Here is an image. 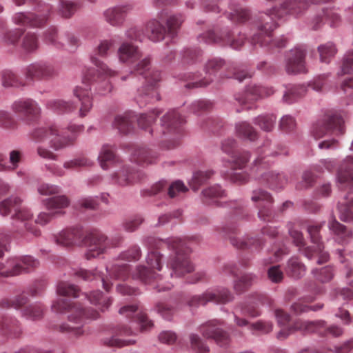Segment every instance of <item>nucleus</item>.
I'll return each mask as SVG.
<instances>
[{"instance_id":"obj_1","label":"nucleus","mask_w":353,"mask_h":353,"mask_svg":"<svg viewBox=\"0 0 353 353\" xmlns=\"http://www.w3.org/2000/svg\"><path fill=\"white\" fill-rule=\"evenodd\" d=\"M307 0H284L279 6H274L264 12H260L253 21L258 32L251 39L252 45H259L268 50L285 47L288 39L284 36L272 39V32L277 27V20L286 15L297 17L308 8Z\"/></svg>"},{"instance_id":"obj_2","label":"nucleus","mask_w":353,"mask_h":353,"mask_svg":"<svg viewBox=\"0 0 353 353\" xmlns=\"http://www.w3.org/2000/svg\"><path fill=\"white\" fill-rule=\"evenodd\" d=\"M81 228H71L62 231L57 237L56 242L63 246L79 245L81 243L88 247L85 258L88 260L103 254L107 249L118 246L122 242V237L117 236L108 239L102 232L94 230L88 232L83 238Z\"/></svg>"},{"instance_id":"obj_3","label":"nucleus","mask_w":353,"mask_h":353,"mask_svg":"<svg viewBox=\"0 0 353 353\" xmlns=\"http://www.w3.org/2000/svg\"><path fill=\"white\" fill-rule=\"evenodd\" d=\"M53 311L59 313L68 312V320L71 323L79 324L71 326L68 323L57 325L54 330L72 336H80L85 333L82 323L85 319H96L99 317V312L92 309H84L79 303H74L65 298H59L54 301L52 305Z\"/></svg>"},{"instance_id":"obj_4","label":"nucleus","mask_w":353,"mask_h":353,"mask_svg":"<svg viewBox=\"0 0 353 353\" xmlns=\"http://www.w3.org/2000/svg\"><path fill=\"white\" fill-rule=\"evenodd\" d=\"M115 72L111 70L109 72H103L100 69L88 68L84 72L83 83L85 86H76L73 94L80 102L79 115L80 117H85L91 110L93 103L90 88L88 83L97 82V89L101 94H106L112 91V86L109 81L108 77L114 76Z\"/></svg>"},{"instance_id":"obj_5","label":"nucleus","mask_w":353,"mask_h":353,"mask_svg":"<svg viewBox=\"0 0 353 353\" xmlns=\"http://www.w3.org/2000/svg\"><path fill=\"white\" fill-rule=\"evenodd\" d=\"M22 200L19 196H12L0 202V214L3 216H8L14 212L12 215L13 226L16 228V232L21 236L29 239L30 235L38 236L40 235V230L32 222V218L31 212L25 208H21Z\"/></svg>"},{"instance_id":"obj_6","label":"nucleus","mask_w":353,"mask_h":353,"mask_svg":"<svg viewBox=\"0 0 353 353\" xmlns=\"http://www.w3.org/2000/svg\"><path fill=\"white\" fill-rule=\"evenodd\" d=\"M134 72L143 76L145 85L137 90L135 101L140 107L153 103L161 99L157 84L161 79L159 71L150 69V59L145 57L140 60L134 66Z\"/></svg>"},{"instance_id":"obj_7","label":"nucleus","mask_w":353,"mask_h":353,"mask_svg":"<svg viewBox=\"0 0 353 353\" xmlns=\"http://www.w3.org/2000/svg\"><path fill=\"white\" fill-rule=\"evenodd\" d=\"M162 259L163 255L157 250L150 249L145 259L148 266L138 265L132 278L145 284L153 285L158 292L170 290L172 285L159 273L162 269Z\"/></svg>"},{"instance_id":"obj_8","label":"nucleus","mask_w":353,"mask_h":353,"mask_svg":"<svg viewBox=\"0 0 353 353\" xmlns=\"http://www.w3.org/2000/svg\"><path fill=\"white\" fill-rule=\"evenodd\" d=\"M199 237L192 236L185 239L172 238L168 241L169 248L174 251V254L170 255L167 265L171 269L170 276L174 275L176 277L185 276L194 270V266L191 263L188 253L190 248V244L193 242L199 243Z\"/></svg>"},{"instance_id":"obj_9","label":"nucleus","mask_w":353,"mask_h":353,"mask_svg":"<svg viewBox=\"0 0 353 353\" xmlns=\"http://www.w3.org/2000/svg\"><path fill=\"white\" fill-rule=\"evenodd\" d=\"M185 120L174 110L168 111L161 119L162 136L160 147L171 150L181 144Z\"/></svg>"},{"instance_id":"obj_10","label":"nucleus","mask_w":353,"mask_h":353,"mask_svg":"<svg viewBox=\"0 0 353 353\" xmlns=\"http://www.w3.org/2000/svg\"><path fill=\"white\" fill-rule=\"evenodd\" d=\"M223 68L228 69V65L223 59L217 57L212 58L204 65V71L206 74L205 77L201 79L199 74L189 72L182 74L181 79L183 81H190V83L185 85L187 88H203L210 85L213 81L212 77Z\"/></svg>"},{"instance_id":"obj_11","label":"nucleus","mask_w":353,"mask_h":353,"mask_svg":"<svg viewBox=\"0 0 353 353\" xmlns=\"http://www.w3.org/2000/svg\"><path fill=\"white\" fill-rule=\"evenodd\" d=\"M294 330H303L307 332H318L321 335L326 336L330 334L334 337L343 334V329L338 325L325 327V322L322 320L316 321H297L293 327L290 329H281L277 334L279 339H285Z\"/></svg>"},{"instance_id":"obj_12","label":"nucleus","mask_w":353,"mask_h":353,"mask_svg":"<svg viewBox=\"0 0 353 353\" xmlns=\"http://www.w3.org/2000/svg\"><path fill=\"white\" fill-rule=\"evenodd\" d=\"M32 137L38 142L48 140L51 146L57 150L72 145L75 140L74 136L66 137L61 134L55 125L38 128L32 132Z\"/></svg>"},{"instance_id":"obj_13","label":"nucleus","mask_w":353,"mask_h":353,"mask_svg":"<svg viewBox=\"0 0 353 353\" xmlns=\"http://www.w3.org/2000/svg\"><path fill=\"white\" fill-rule=\"evenodd\" d=\"M217 232L223 238L228 239L230 243L238 249L258 251L262 248L264 244V241L259 238H237L236 236L238 234L239 230L233 225L226 224L225 225L219 227Z\"/></svg>"},{"instance_id":"obj_14","label":"nucleus","mask_w":353,"mask_h":353,"mask_svg":"<svg viewBox=\"0 0 353 353\" xmlns=\"http://www.w3.org/2000/svg\"><path fill=\"white\" fill-rule=\"evenodd\" d=\"M39 265V261L30 256L10 258L6 262H0V276H13L28 272Z\"/></svg>"},{"instance_id":"obj_15","label":"nucleus","mask_w":353,"mask_h":353,"mask_svg":"<svg viewBox=\"0 0 353 353\" xmlns=\"http://www.w3.org/2000/svg\"><path fill=\"white\" fill-rule=\"evenodd\" d=\"M11 110L28 125L37 122L41 114L39 104L30 98H21L14 101L11 105Z\"/></svg>"},{"instance_id":"obj_16","label":"nucleus","mask_w":353,"mask_h":353,"mask_svg":"<svg viewBox=\"0 0 353 353\" xmlns=\"http://www.w3.org/2000/svg\"><path fill=\"white\" fill-rule=\"evenodd\" d=\"M344 130V121L342 117L335 113L326 115L323 120L316 122L312 127V134L316 139H319L330 132L341 134Z\"/></svg>"},{"instance_id":"obj_17","label":"nucleus","mask_w":353,"mask_h":353,"mask_svg":"<svg viewBox=\"0 0 353 353\" xmlns=\"http://www.w3.org/2000/svg\"><path fill=\"white\" fill-rule=\"evenodd\" d=\"M265 158L259 156L254 161V165L256 168V172L260 176L261 183L267 184L272 189H282L288 183V179L283 173H277L273 171L263 170L266 168L268 161Z\"/></svg>"},{"instance_id":"obj_18","label":"nucleus","mask_w":353,"mask_h":353,"mask_svg":"<svg viewBox=\"0 0 353 353\" xmlns=\"http://www.w3.org/2000/svg\"><path fill=\"white\" fill-rule=\"evenodd\" d=\"M322 226V223L312 224L307 226V230L310 236L311 241L315 245L316 248L308 246L303 250L304 255L310 259L314 255L318 256L317 263L319 264L326 263L330 257L329 254L323 251L324 246L321 242L319 232Z\"/></svg>"},{"instance_id":"obj_19","label":"nucleus","mask_w":353,"mask_h":353,"mask_svg":"<svg viewBox=\"0 0 353 353\" xmlns=\"http://www.w3.org/2000/svg\"><path fill=\"white\" fill-rule=\"evenodd\" d=\"M200 39L206 43H219L223 46H229L233 49L240 48L245 42V37L243 34H239L236 38L230 32L223 31L220 35H218L213 30H209L203 34L200 35Z\"/></svg>"},{"instance_id":"obj_20","label":"nucleus","mask_w":353,"mask_h":353,"mask_svg":"<svg viewBox=\"0 0 353 353\" xmlns=\"http://www.w3.org/2000/svg\"><path fill=\"white\" fill-rule=\"evenodd\" d=\"M232 299V295L227 289H222L215 292L207 291L201 295L192 296L188 300V305L190 307L204 305L211 301L216 303H226Z\"/></svg>"},{"instance_id":"obj_21","label":"nucleus","mask_w":353,"mask_h":353,"mask_svg":"<svg viewBox=\"0 0 353 353\" xmlns=\"http://www.w3.org/2000/svg\"><path fill=\"white\" fill-rule=\"evenodd\" d=\"M221 323L216 319L209 321L200 327V332L204 337L213 339L220 347H226L230 339L228 332L222 329Z\"/></svg>"},{"instance_id":"obj_22","label":"nucleus","mask_w":353,"mask_h":353,"mask_svg":"<svg viewBox=\"0 0 353 353\" xmlns=\"http://www.w3.org/2000/svg\"><path fill=\"white\" fill-rule=\"evenodd\" d=\"M24 74L27 79L31 81L49 80L58 75V70L48 62L39 61L27 66Z\"/></svg>"},{"instance_id":"obj_23","label":"nucleus","mask_w":353,"mask_h":353,"mask_svg":"<svg viewBox=\"0 0 353 353\" xmlns=\"http://www.w3.org/2000/svg\"><path fill=\"white\" fill-rule=\"evenodd\" d=\"M235 148L236 142L233 139H228L222 142V151L231 157L228 161L231 168L233 170H241L246 165L250 155L248 152H237Z\"/></svg>"},{"instance_id":"obj_24","label":"nucleus","mask_w":353,"mask_h":353,"mask_svg":"<svg viewBox=\"0 0 353 353\" xmlns=\"http://www.w3.org/2000/svg\"><path fill=\"white\" fill-rule=\"evenodd\" d=\"M306 49L303 46H298L288 52L286 59V71L288 74L307 72L305 58Z\"/></svg>"},{"instance_id":"obj_25","label":"nucleus","mask_w":353,"mask_h":353,"mask_svg":"<svg viewBox=\"0 0 353 353\" xmlns=\"http://www.w3.org/2000/svg\"><path fill=\"white\" fill-rule=\"evenodd\" d=\"M339 188L348 193L353 192V157H347L337 170Z\"/></svg>"},{"instance_id":"obj_26","label":"nucleus","mask_w":353,"mask_h":353,"mask_svg":"<svg viewBox=\"0 0 353 353\" xmlns=\"http://www.w3.org/2000/svg\"><path fill=\"white\" fill-rule=\"evenodd\" d=\"M50 6L45 7V11L41 14L19 12L14 15L13 21L19 26H28L32 28H40L44 26L48 19Z\"/></svg>"},{"instance_id":"obj_27","label":"nucleus","mask_w":353,"mask_h":353,"mask_svg":"<svg viewBox=\"0 0 353 353\" xmlns=\"http://www.w3.org/2000/svg\"><path fill=\"white\" fill-rule=\"evenodd\" d=\"M119 313L136 321L140 325L141 332L148 331L153 327L152 321L148 319L138 305H124L119 309Z\"/></svg>"},{"instance_id":"obj_28","label":"nucleus","mask_w":353,"mask_h":353,"mask_svg":"<svg viewBox=\"0 0 353 353\" xmlns=\"http://www.w3.org/2000/svg\"><path fill=\"white\" fill-rule=\"evenodd\" d=\"M251 199L253 202H258L259 216L261 219L269 221L272 218L271 207L273 203L272 196L266 191L261 189L252 192Z\"/></svg>"},{"instance_id":"obj_29","label":"nucleus","mask_w":353,"mask_h":353,"mask_svg":"<svg viewBox=\"0 0 353 353\" xmlns=\"http://www.w3.org/2000/svg\"><path fill=\"white\" fill-rule=\"evenodd\" d=\"M188 191L186 186L180 181H176L172 184H168L165 181H160L152 185L150 190V195L161 194L174 198L181 193Z\"/></svg>"},{"instance_id":"obj_30","label":"nucleus","mask_w":353,"mask_h":353,"mask_svg":"<svg viewBox=\"0 0 353 353\" xmlns=\"http://www.w3.org/2000/svg\"><path fill=\"white\" fill-rule=\"evenodd\" d=\"M159 159L158 153L146 147L136 148L131 155V161L140 165L156 163Z\"/></svg>"},{"instance_id":"obj_31","label":"nucleus","mask_w":353,"mask_h":353,"mask_svg":"<svg viewBox=\"0 0 353 353\" xmlns=\"http://www.w3.org/2000/svg\"><path fill=\"white\" fill-rule=\"evenodd\" d=\"M117 54L119 61L127 64H133L142 57L138 47L128 42H123L119 46Z\"/></svg>"},{"instance_id":"obj_32","label":"nucleus","mask_w":353,"mask_h":353,"mask_svg":"<svg viewBox=\"0 0 353 353\" xmlns=\"http://www.w3.org/2000/svg\"><path fill=\"white\" fill-rule=\"evenodd\" d=\"M113 44L114 42L112 40H103L96 47L94 51V54L91 57V61L97 67V69H100L103 72H111V70L109 69L103 62L99 60L97 56L101 57H105L108 56V52L112 48Z\"/></svg>"},{"instance_id":"obj_33","label":"nucleus","mask_w":353,"mask_h":353,"mask_svg":"<svg viewBox=\"0 0 353 353\" xmlns=\"http://www.w3.org/2000/svg\"><path fill=\"white\" fill-rule=\"evenodd\" d=\"M225 14L232 22L237 24L245 23L251 17L250 11L247 7L235 3L230 5Z\"/></svg>"},{"instance_id":"obj_34","label":"nucleus","mask_w":353,"mask_h":353,"mask_svg":"<svg viewBox=\"0 0 353 353\" xmlns=\"http://www.w3.org/2000/svg\"><path fill=\"white\" fill-rule=\"evenodd\" d=\"M274 92V91L272 88L253 85L249 86L247 89L245 97L242 98L236 97V100H237L240 104L246 105L248 99L256 100L259 98L268 97L272 94Z\"/></svg>"},{"instance_id":"obj_35","label":"nucleus","mask_w":353,"mask_h":353,"mask_svg":"<svg viewBox=\"0 0 353 353\" xmlns=\"http://www.w3.org/2000/svg\"><path fill=\"white\" fill-rule=\"evenodd\" d=\"M144 176L141 171L132 172L128 167H125L119 172L114 174L113 179L120 185H127L141 181Z\"/></svg>"},{"instance_id":"obj_36","label":"nucleus","mask_w":353,"mask_h":353,"mask_svg":"<svg viewBox=\"0 0 353 353\" xmlns=\"http://www.w3.org/2000/svg\"><path fill=\"white\" fill-rule=\"evenodd\" d=\"M131 8L129 6H117L106 10L103 16L105 21L112 26H119L125 21L126 14Z\"/></svg>"},{"instance_id":"obj_37","label":"nucleus","mask_w":353,"mask_h":353,"mask_svg":"<svg viewBox=\"0 0 353 353\" xmlns=\"http://www.w3.org/2000/svg\"><path fill=\"white\" fill-rule=\"evenodd\" d=\"M0 332L10 338H18L21 334L20 323L14 318L0 317Z\"/></svg>"},{"instance_id":"obj_38","label":"nucleus","mask_w":353,"mask_h":353,"mask_svg":"<svg viewBox=\"0 0 353 353\" xmlns=\"http://www.w3.org/2000/svg\"><path fill=\"white\" fill-rule=\"evenodd\" d=\"M226 196L224 190L219 185L210 186L202 191V201L207 205L217 203L219 199Z\"/></svg>"},{"instance_id":"obj_39","label":"nucleus","mask_w":353,"mask_h":353,"mask_svg":"<svg viewBox=\"0 0 353 353\" xmlns=\"http://www.w3.org/2000/svg\"><path fill=\"white\" fill-rule=\"evenodd\" d=\"M75 274L77 276L81 278L84 281H92L97 278L100 279L102 281L104 290L107 292H109L112 286V283L109 281L108 278H105L102 274L97 270L90 271L80 269L76 272Z\"/></svg>"},{"instance_id":"obj_40","label":"nucleus","mask_w":353,"mask_h":353,"mask_svg":"<svg viewBox=\"0 0 353 353\" xmlns=\"http://www.w3.org/2000/svg\"><path fill=\"white\" fill-rule=\"evenodd\" d=\"M165 33V28L159 21L151 20L146 25L147 36L152 41L162 40Z\"/></svg>"},{"instance_id":"obj_41","label":"nucleus","mask_w":353,"mask_h":353,"mask_svg":"<svg viewBox=\"0 0 353 353\" xmlns=\"http://www.w3.org/2000/svg\"><path fill=\"white\" fill-rule=\"evenodd\" d=\"M101 167L107 170L109 167L118 161L112 145H103L98 157Z\"/></svg>"},{"instance_id":"obj_42","label":"nucleus","mask_w":353,"mask_h":353,"mask_svg":"<svg viewBox=\"0 0 353 353\" xmlns=\"http://www.w3.org/2000/svg\"><path fill=\"white\" fill-rule=\"evenodd\" d=\"M28 298L24 294L17 295L12 298H3L0 300V308L7 310L14 308L17 310L21 309L28 303Z\"/></svg>"},{"instance_id":"obj_43","label":"nucleus","mask_w":353,"mask_h":353,"mask_svg":"<svg viewBox=\"0 0 353 353\" xmlns=\"http://www.w3.org/2000/svg\"><path fill=\"white\" fill-rule=\"evenodd\" d=\"M130 265L116 262L111 267L107 265L106 271L111 277L116 279L125 280L130 276Z\"/></svg>"},{"instance_id":"obj_44","label":"nucleus","mask_w":353,"mask_h":353,"mask_svg":"<svg viewBox=\"0 0 353 353\" xmlns=\"http://www.w3.org/2000/svg\"><path fill=\"white\" fill-rule=\"evenodd\" d=\"M161 113V112L160 110H153L148 113L141 114L137 119L139 127L144 130H149L151 135L157 137V135H154V132L151 126L156 121L157 118Z\"/></svg>"},{"instance_id":"obj_45","label":"nucleus","mask_w":353,"mask_h":353,"mask_svg":"<svg viewBox=\"0 0 353 353\" xmlns=\"http://www.w3.org/2000/svg\"><path fill=\"white\" fill-rule=\"evenodd\" d=\"M306 268L303 263L296 257H292L285 267L286 274L294 279L302 277L305 272Z\"/></svg>"},{"instance_id":"obj_46","label":"nucleus","mask_w":353,"mask_h":353,"mask_svg":"<svg viewBox=\"0 0 353 353\" xmlns=\"http://www.w3.org/2000/svg\"><path fill=\"white\" fill-rule=\"evenodd\" d=\"M43 204L48 210L60 211V215L63 214L61 210L70 205V200L65 195L56 196L44 200Z\"/></svg>"},{"instance_id":"obj_47","label":"nucleus","mask_w":353,"mask_h":353,"mask_svg":"<svg viewBox=\"0 0 353 353\" xmlns=\"http://www.w3.org/2000/svg\"><path fill=\"white\" fill-rule=\"evenodd\" d=\"M113 126L121 134H127L130 133L133 128L131 114L125 113L124 114L115 117Z\"/></svg>"},{"instance_id":"obj_48","label":"nucleus","mask_w":353,"mask_h":353,"mask_svg":"<svg viewBox=\"0 0 353 353\" xmlns=\"http://www.w3.org/2000/svg\"><path fill=\"white\" fill-rule=\"evenodd\" d=\"M46 107L58 113H68L76 110V106L72 102L62 99L48 100L46 103Z\"/></svg>"},{"instance_id":"obj_49","label":"nucleus","mask_w":353,"mask_h":353,"mask_svg":"<svg viewBox=\"0 0 353 353\" xmlns=\"http://www.w3.org/2000/svg\"><path fill=\"white\" fill-rule=\"evenodd\" d=\"M21 313L23 316L33 321H36L43 317L44 313V307L41 303H36L28 306L24 305L21 309Z\"/></svg>"},{"instance_id":"obj_50","label":"nucleus","mask_w":353,"mask_h":353,"mask_svg":"<svg viewBox=\"0 0 353 353\" xmlns=\"http://www.w3.org/2000/svg\"><path fill=\"white\" fill-rule=\"evenodd\" d=\"M314 299L312 297L304 298L300 299L292 305V311L296 314H300L303 312H306L309 310L317 311L323 308V304H317L312 307H309L305 303L314 301Z\"/></svg>"},{"instance_id":"obj_51","label":"nucleus","mask_w":353,"mask_h":353,"mask_svg":"<svg viewBox=\"0 0 353 353\" xmlns=\"http://www.w3.org/2000/svg\"><path fill=\"white\" fill-rule=\"evenodd\" d=\"M306 92L307 88L304 85H292L284 93L283 100L288 103H291L303 97Z\"/></svg>"},{"instance_id":"obj_52","label":"nucleus","mask_w":353,"mask_h":353,"mask_svg":"<svg viewBox=\"0 0 353 353\" xmlns=\"http://www.w3.org/2000/svg\"><path fill=\"white\" fill-rule=\"evenodd\" d=\"M256 279V275L251 273L245 274L234 281V289L237 293H242L247 290Z\"/></svg>"},{"instance_id":"obj_53","label":"nucleus","mask_w":353,"mask_h":353,"mask_svg":"<svg viewBox=\"0 0 353 353\" xmlns=\"http://www.w3.org/2000/svg\"><path fill=\"white\" fill-rule=\"evenodd\" d=\"M86 296L92 304L99 305L101 311L107 310L112 303L111 298H103L101 292L98 290L86 294Z\"/></svg>"},{"instance_id":"obj_54","label":"nucleus","mask_w":353,"mask_h":353,"mask_svg":"<svg viewBox=\"0 0 353 353\" xmlns=\"http://www.w3.org/2000/svg\"><path fill=\"white\" fill-rule=\"evenodd\" d=\"M276 119V117L273 114H262L255 119L254 123L263 131L270 132L274 128Z\"/></svg>"},{"instance_id":"obj_55","label":"nucleus","mask_w":353,"mask_h":353,"mask_svg":"<svg viewBox=\"0 0 353 353\" xmlns=\"http://www.w3.org/2000/svg\"><path fill=\"white\" fill-rule=\"evenodd\" d=\"M236 131L241 137L254 141L257 138V132L247 122H241L236 125Z\"/></svg>"},{"instance_id":"obj_56","label":"nucleus","mask_w":353,"mask_h":353,"mask_svg":"<svg viewBox=\"0 0 353 353\" xmlns=\"http://www.w3.org/2000/svg\"><path fill=\"white\" fill-rule=\"evenodd\" d=\"M336 51L335 45L331 42H327L318 47L321 61L327 63L334 57Z\"/></svg>"},{"instance_id":"obj_57","label":"nucleus","mask_w":353,"mask_h":353,"mask_svg":"<svg viewBox=\"0 0 353 353\" xmlns=\"http://www.w3.org/2000/svg\"><path fill=\"white\" fill-rule=\"evenodd\" d=\"M329 228L341 241H345L352 236V232L336 220H333L330 223Z\"/></svg>"},{"instance_id":"obj_58","label":"nucleus","mask_w":353,"mask_h":353,"mask_svg":"<svg viewBox=\"0 0 353 353\" xmlns=\"http://www.w3.org/2000/svg\"><path fill=\"white\" fill-rule=\"evenodd\" d=\"M44 41L57 48H61L63 46V37L58 36L57 30L54 27H51L46 30L44 34Z\"/></svg>"},{"instance_id":"obj_59","label":"nucleus","mask_w":353,"mask_h":353,"mask_svg":"<svg viewBox=\"0 0 353 353\" xmlns=\"http://www.w3.org/2000/svg\"><path fill=\"white\" fill-rule=\"evenodd\" d=\"M214 174L212 170L199 171L194 173L190 185L194 191H196L199 187L206 182Z\"/></svg>"},{"instance_id":"obj_60","label":"nucleus","mask_w":353,"mask_h":353,"mask_svg":"<svg viewBox=\"0 0 353 353\" xmlns=\"http://www.w3.org/2000/svg\"><path fill=\"white\" fill-rule=\"evenodd\" d=\"M92 164L93 162L90 159L82 156L65 161L63 163V168L68 170H78L81 168L90 167Z\"/></svg>"},{"instance_id":"obj_61","label":"nucleus","mask_w":353,"mask_h":353,"mask_svg":"<svg viewBox=\"0 0 353 353\" xmlns=\"http://www.w3.org/2000/svg\"><path fill=\"white\" fill-rule=\"evenodd\" d=\"M2 85L6 88L19 87L25 83L21 78L12 71L6 70L2 74Z\"/></svg>"},{"instance_id":"obj_62","label":"nucleus","mask_w":353,"mask_h":353,"mask_svg":"<svg viewBox=\"0 0 353 353\" xmlns=\"http://www.w3.org/2000/svg\"><path fill=\"white\" fill-rule=\"evenodd\" d=\"M315 279L321 283L330 281L334 275V268L332 266H325L320 270L314 269L312 271Z\"/></svg>"},{"instance_id":"obj_63","label":"nucleus","mask_w":353,"mask_h":353,"mask_svg":"<svg viewBox=\"0 0 353 353\" xmlns=\"http://www.w3.org/2000/svg\"><path fill=\"white\" fill-rule=\"evenodd\" d=\"M141 256V250L137 245H132L119 254V259L129 262L137 261Z\"/></svg>"},{"instance_id":"obj_64","label":"nucleus","mask_w":353,"mask_h":353,"mask_svg":"<svg viewBox=\"0 0 353 353\" xmlns=\"http://www.w3.org/2000/svg\"><path fill=\"white\" fill-rule=\"evenodd\" d=\"M340 219L343 221H353V199L349 202L339 203L338 205Z\"/></svg>"}]
</instances>
